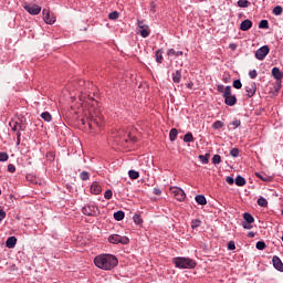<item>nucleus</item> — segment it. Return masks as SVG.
<instances>
[{"instance_id": "1", "label": "nucleus", "mask_w": 283, "mask_h": 283, "mask_svg": "<svg viewBox=\"0 0 283 283\" xmlns=\"http://www.w3.org/2000/svg\"><path fill=\"white\" fill-rule=\"evenodd\" d=\"M94 264L102 271H112L118 266V259L114 254H99L95 256Z\"/></svg>"}, {"instance_id": "2", "label": "nucleus", "mask_w": 283, "mask_h": 283, "mask_svg": "<svg viewBox=\"0 0 283 283\" xmlns=\"http://www.w3.org/2000/svg\"><path fill=\"white\" fill-rule=\"evenodd\" d=\"M172 262L177 269H196V261L189 258L177 256Z\"/></svg>"}, {"instance_id": "3", "label": "nucleus", "mask_w": 283, "mask_h": 283, "mask_svg": "<svg viewBox=\"0 0 283 283\" xmlns=\"http://www.w3.org/2000/svg\"><path fill=\"white\" fill-rule=\"evenodd\" d=\"M222 96L224 98L226 105H228L229 107H233V105L238 103V98L235 97V95L231 94V86L224 87Z\"/></svg>"}, {"instance_id": "4", "label": "nucleus", "mask_w": 283, "mask_h": 283, "mask_svg": "<svg viewBox=\"0 0 283 283\" xmlns=\"http://www.w3.org/2000/svg\"><path fill=\"white\" fill-rule=\"evenodd\" d=\"M10 127L12 132H17V145H21V132H25V126L21 125L19 122H10Z\"/></svg>"}, {"instance_id": "5", "label": "nucleus", "mask_w": 283, "mask_h": 283, "mask_svg": "<svg viewBox=\"0 0 283 283\" xmlns=\"http://www.w3.org/2000/svg\"><path fill=\"white\" fill-rule=\"evenodd\" d=\"M82 125H88L90 129H96V127H101V118H96L94 116L82 118Z\"/></svg>"}, {"instance_id": "6", "label": "nucleus", "mask_w": 283, "mask_h": 283, "mask_svg": "<svg viewBox=\"0 0 283 283\" xmlns=\"http://www.w3.org/2000/svg\"><path fill=\"white\" fill-rule=\"evenodd\" d=\"M108 242H111V244H129V238L120 234H111L108 237Z\"/></svg>"}, {"instance_id": "7", "label": "nucleus", "mask_w": 283, "mask_h": 283, "mask_svg": "<svg viewBox=\"0 0 283 283\" xmlns=\"http://www.w3.org/2000/svg\"><path fill=\"white\" fill-rule=\"evenodd\" d=\"M170 193L178 200L179 202H185V199L187 198V195L185 193V190L178 187L170 188Z\"/></svg>"}, {"instance_id": "8", "label": "nucleus", "mask_w": 283, "mask_h": 283, "mask_svg": "<svg viewBox=\"0 0 283 283\" xmlns=\"http://www.w3.org/2000/svg\"><path fill=\"white\" fill-rule=\"evenodd\" d=\"M23 8L29 14L36 17V14H41V7L39 4H29L28 2L23 3Z\"/></svg>"}, {"instance_id": "9", "label": "nucleus", "mask_w": 283, "mask_h": 283, "mask_svg": "<svg viewBox=\"0 0 283 283\" xmlns=\"http://www.w3.org/2000/svg\"><path fill=\"white\" fill-rule=\"evenodd\" d=\"M269 52H271L269 45H263L259 50H256L255 59H258V61H264V59H266V56L269 55Z\"/></svg>"}, {"instance_id": "10", "label": "nucleus", "mask_w": 283, "mask_h": 283, "mask_svg": "<svg viewBox=\"0 0 283 283\" xmlns=\"http://www.w3.org/2000/svg\"><path fill=\"white\" fill-rule=\"evenodd\" d=\"M98 212V208L94 205H87L82 208V213L84 216L95 217Z\"/></svg>"}, {"instance_id": "11", "label": "nucleus", "mask_w": 283, "mask_h": 283, "mask_svg": "<svg viewBox=\"0 0 283 283\" xmlns=\"http://www.w3.org/2000/svg\"><path fill=\"white\" fill-rule=\"evenodd\" d=\"M245 92H247L248 98H252V96H255V92H258V84H255V82H250L245 86Z\"/></svg>"}, {"instance_id": "12", "label": "nucleus", "mask_w": 283, "mask_h": 283, "mask_svg": "<svg viewBox=\"0 0 283 283\" xmlns=\"http://www.w3.org/2000/svg\"><path fill=\"white\" fill-rule=\"evenodd\" d=\"M42 14H43L44 23H48L49 25H52L53 23L56 22V19L54 18V15L50 14V10L43 9Z\"/></svg>"}, {"instance_id": "13", "label": "nucleus", "mask_w": 283, "mask_h": 283, "mask_svg": "<svg viewBox=\"0 0 283 283\" xmlns=\"http://www.w3.org/2000/svg\"><path fill=\"white\" fill-rule=\"evenodd\" d=\"M272 264H273L274 269H276V271L283 272V263H282V260L280 259V256L274 255L272 258Z\"/></svg>"}, {"instance_id": "14", "label": "nucleus", "mask_w": 283, "mask_h": 283, "mask_svg": "<svg viewBox=\"0 0 283 283\" xmlns=\"http://www.w3.org/2000/svg\"><path fill=\"white\" fill-rule=\"evenodd\" d=\"M103 191V187H101V184H98V181H94L91 185V193H93V196H98V193H101Z\"/></svg>"}, {"instance_id": "15", "label": "nucleus", "mask_w": 283, "mask_h": 283, "mask_svg": "<svg viewBox=\"0 0 283 283\" xmlns=\"http://www.w3.org/2000/svg\"><path fill=\"white\" fill-rule=\"evenodd\" d=\"M251 28H253V22L249 19L243 20L240 24V30L242 32H247V31L251 30Z\"/></svg>"}, {"instance_id": "16", "label": "nucleus", "mask_w": 283, "mask_h": 283, "mask_svg": "<svg viewBox=\"0 0 283 283\" xmlns=\"http://www.w3.org/2000/svg\"><path fill=\"white\" fill-rule=\"evenodd\" d=\"M272 76L276 80V81H282L283 78V73L280 70V67L275 66L272 69Z\"/></svg>"}, {"instance_id": "17", "label": "nucleus", "mask_w": 283, "mask_h": 283, "mask_svg": "<svg viewBox=\"0 0 283 283\" xmlns=\"http://www.w3.org/2000/svg\"><path fill=\"white\" fill-rule=\"evenodd\" d=\"M7 249H14L17 247V237H9L6 241Z\"/></svg>"}, {"instance_id": "18", "label": "nucleus", "mask_w": 283, "mask_h": 283, "mask_svg": "<svg viewBox=\"0 0 283 283\" xmlns=\"http://www.w3.org/2000/svg\"><path fill=\"white\" fill-rule=\"evenodd\" d=\"M180 81H182V72L177 70L175 73H172V82L180 83Z\"/></svg>"}, {"instance_id": "19", "label": "nucleus", "mask_w": 283, "mask_h": 283, "mask_svg": "<svg viewBox=\"0 0 283 283\" xmlns=\"http://www.w3.org/2000/svg\"><path fill=\"white\" fill-rule=\"evenodd\" d=\"M195 200H196L197 205H201L202 207H205V205H207V198L205 197V195H197L195 197Z\"/></svg>"}, {"instance_id": "20", "label": "nucleus", "mask_w": 283, "mask_h": 283, "mask_svg": "<svg viewBox=\"0 0 283 283\" xmlns=\"http://www.w3.org/2000/svg\"><path fill=\"white\" fill-rule=\"evenodd\" d=\"M243 222H249V224H253V222H255V218H253V214L249 212L243 213Z\"/></svg>"}, {"instance_id": "21", "label": "nucleus", "mask_w": 283, "mask_h": 283, "mask_svg": "<svg viewBox=\"0 0 283 283\" xmlns=\"http://www.w3.org/2000/svg\"><path fill=\"white\" fill-rule=\"evenodd\" d=\"M247 185V179L242 176H237L235 178V186L237 187H244Z\"/></svg>"}, {"instance_id": "22", "label": "nucleus", "mask_w": 283, "mask_h": 283, "mask_svg": "<svg viewBox=\"0 0 283 283\" xmlns=\"http://www.w3.org/2000/svg\"><path fill=\"white\" fill-rule=\"evenodd\" d=\"M209 158H211L209 153L206 155H199V160L202 163V165H209Z\"/></svg>"}, {"instance_id": "23", "label": "nucleus", "mask_w": 283, "mask_h": 283, "mask_svg": "<svg viewBox=\"0 0 283 283\" xmlns=\"http://www.w3.org/2000/svg\"><path fill=\"white\" fill-rule=\"evenodd\" d=\"M114 219L117 220V222H120V220L125 219V212L123 210H118L114 213Z\"/></svg>"}, {"instance_id": "24", "label": "nucleus", "mask_w": 283, "mask_h": 283, "mask_svg": "<svg viewBox=\"0 0 283 283\" xmlns=\"http://www.w3.org/2000/svg\"><path fill=\"white\" fill-rule=\"evenodd\" d=\"M182 51H176L174 49L167 51V56H182Z\"/></svg>"}, {"instance_id": "25", "label": "nucleus", "mask_w": 283, "mask_h": 283, "mask_svg": "<svg viewBox=\"0 0 283 283\" xmlns=\"http://www.w3.org/2000/svg\"><path fill=\"white\" fill-rule=\"evenodd\" d=\"M40 116L45 120V123H52V114H50V112H43Z\"/></svg>"}, {"instance_id": "26", "label": "nucleus", "mask_w": 283, "mask_h": 283, "mask_svg": "<svg viewBox=\"0 0 283 283\" xmlns=\"http://www.w3.org/2000/svg\"><path fill=\"white\" fill-rule=\"evenodd\" d=\"M256 178H260L263 182H271V177L262 175L261 172H255Z\"/></svg>"}, {"instance_id": "27", "label": "nucleus", "mask_w": 283, "mask_h": 283, "mask_svg": "<svg viewBox=\"0 0 283 283\" xmlns=\"http://www.w3.org/2000/svg\"><path fill=\"white\" fill-rule=\"evenodd\" d=\"M128 176L132 180H138V178L140 177V174L136 170H129Z\"/></svg>"}, {"instance_id": "28", "label": "nucleus", "mask_w": 283, "mask_h": 283, "mask_svg": "<svg viewBox=\"0 0 283 283\" xmlns=\"http://www.w3.org/2000/svg\"><path fill=\"white\" fill-rule=\"evenodd\" d=\"M150 33L151 31H149V27L146 29H139V34L140 36H143V39H147V36H149Z\"/></svg>"}, {"instance_id": "29", "label": "nucleus", "mask_w": 283, "mask_h": 283, "mask_svg": "<svg viewBox=\"0 0 283 283\" xmlns=\"http://www.w3.org/2000/svg\"><path fill=\"white\" fill-rule=\"evenodd\" d=\"M169 138H170L171 143H174V140H176V138H178V129L172 128L169 133Z\"/></svg>"}, {"instance_id": "30", "label": "nucleus", "mask_w": 283, "mask_h": 283, "mask_svg": "<svg viewBox=\"0 0 283 283\" xmlns=\"http://www.w3.org/2000/svg\"><path fill=\"white\" fill-rule=\"evenodd\" d=\"M155 56L157 63H163V49L157 50Z\"/></svg>"}, {"instance_id": "31", "label": "nucleus", "mask_w": 283, "mask_h": 283, "mask_svg": "<svg viewBox=\"0 0 283 283\" xmlns=\"http://www.w3.org/2000/svg\"><path fill=\"white\" fill-rule=\"evenodd\" d=\"M258 205H259V207H269V201H266V198L260 197L258 199Z\"/></svg>"}, {"instance_id": "32", "label": "nucleus", "mask_w": 283, "mask_h": 283, "mask_svg": "<svg viewBox=\"0 0 283 283\" xmlns=\"http://www.w3.org/2000/svg\"><path fill=\"white\" fill-rule=\"evenodd\" d=\"M249 6H251V2H249V0H239L238 1L239 8H249Z\"/></svg>"}, {"instance_id": "33", "label": "nucleus", "mask_w": 283, "mask_h": 283, "mask_svg": "<svg viewBox=\"0 0 283 283\" xmlns=\"http://www.w3.org/2000/svg\"><path fill=\"white\" fill-rule=\"evenodd\" d=\"M261 30H269V20H261L259 23Z\"/></svg>"}, {"instance_id": "34", "label": "nucleus", "mask_w": 283, "mask_h": 283, "mask_svg": "<svg viewBox=\"0 0 283 283\" xmlns=\"http://www.w3.org/2000/svg\"><path fill=\"white\" fill-rule=\"evenodd\" d=\"M222 127H224V123L222 120H216L213 124H212V128L213 129H222Z\"/></svg>"}, {"instance_id": "35", "label": "nucleus", "mask_w": 283, "mask_h": 283, "mask_svg": "<svg viewBox=\"0 0 283 283\" xmlns=\"http://www.w3.org/2000/svg\"><path fill=\"white\" fill-rule=\"evenodd\" d=\"M184 143H193V134L187 133V134L184 136Z\"/></svg>"}, {"instance_id": "36", "label": "nucleus", "mask_w": 283, "mask_h": 283, "mask_svg": "<svg viewBox=\"0 0 283 283\" xmlns=\"http://www.w3.org/2000/svg\"><path fill=\"white\" fill-rule=\"evenodd\" d=\"M282 12H283L282 6H276V7H274V9H273V14H274L275 17H280V14H282Z\"/></svg>"}, {"instance_id": "37", "label": "nucleus", "mask_w": 283, "mask_h": 283, "mask_svg": "<svg viewBox=\"0 0 283 283\" xmlns=\"http://www.w3.org/2000/svg\"><path fill=\"white\" fill-rule=\"evenodd\" d=\"M118 17H120V13H118V11H113L108 14V19H111V21H116Z\"/></svg>"}, {"instance_id": "38", "label": "nucleus", "mask_w": 283, "mask_h": 283, "mask_svg": "<svg viewBox=\"0 0 283 283\" xmlns=\"http://www.w3.org/2000/svg\"><path fill=\"white\" fill-rule=\"evenodd\" d=\"M256 249L259 251H264L266 249V243L264 241H258L256 242Z\"/></svg>"}, {"instance_id": "39", "label": "nucleus", "mask_w": 283, "mask_h": 283, "mask_svg": "<svg viewBox=\"0 0 283 283\" xmlns=\"http://www.w3.org/2000/svg\"><path fill=\"white\" fill-rule=\"evenodd\" d=\"M220 163H222V157H220V155H214L212 157V165H220Z\"/></svg>"}, {"instance_id": "40", "label": "nucleus", "mask_w": 283, "mask_h": 283, "mask_svg": "<svg viewBox=\"0 0 283 283\" xmlns=\"http://www.w3.org/2000/svg\"><path fill=\"white\" fill-rule=\"evenodd\" d=\"M234 90H242V81L240 80H234L232 83Z\"/></svg>"}, {"instance_id": "41", "label": "nucleus", "mask_w": 283, "mask_h": 283, "mask_svg": "<svg viewBox=\"0 0 283 283\" xmlns=\"http://www.w3.org/2000/svg\"><path fill=\"white\" fill-rule=\"evenodd\" d=\"M9 158L10 156L8 155V153H0V163H8Z\"/></svg>"}, {"instance_id": "42", "label": "nucleus", "mask_w": 283, "mask_h": 283, "mask_svg": "<svg viewBox=\"0 0 283 283\" xmlns=\"http://www.w3.org/2000/svg\"><path fill=\"white\" fill-rule=\"evenodd\" d=\"M230 156H232V158H238V156H240V149L238 148H232L230 150Z\"/></svg>"}, {"instance_id": "43", "label": "nucleus", "mask_w": 283, "mask_h": 283, "mask_svg": "<svg viewBox=\"0 0 283 283\" xmlns=\"http://www.w3.org/2000/svg\"><path fill=\"white\" fill-rule=\"evenodd\" d=\"M133 220H134L135 224H143V218L140 217V214H135L133 217Z\"/></svg>"}, {"instance_id": "44", "label": "nucleus", "mask_w": 283, "mask_h": 283, "mask_svg": "<svg viewBox=\"0 0 283 283\" xmlns=\"http://www.w3.org/2000/svg\"><path fill=\"white\" fill-rule=\"evenodd\" d=\"M81 180H90V172L88 171H82L80 174Z\"/></svg>"}, {"instance_id": "45", "label": "nucleus", "mask_w": 283, "mask_h": 283, "mask_svg": "<svg viewBox=\"0 0 283 283\" xmlns=\"http://www.w3.org/2000/svg\"><path fill=\"white\" fill-rule=\"evenodd\" d=\"M200 224H202V221H200L199 219H195L191 222L192 229H198V227H200Z\"/></svg>"}, {"instance_id": "46", "label": "nucleus", "mask_w": 283, "mask_h": 283, "mask_svg": "<svg viewBox=\"0 0 283 283\" xmlns=\"http://www.w3.org/2000/svg\"><path fill=\"white\" fill-rule=\"evenodd\" d=\"M137 25H138L139 30H144V29H146V28H149V25H147V24L145 23V21H143V20H138V21H137Z\"/></svg>"}, {"instance_id": "47", "label": "nucleus", "mask_w": 283, "mask_h": 283, "mask_svg": "<svg viewBox=\"0 0 283 283\" xmlns=\"http://www.w3.org/2000/svg\"><path fill=\"white\" fill-rule=\"evenodd\" d=\"M112 196H114V192H112L111 189L106 190L104 193L105 200H112Z\"/></svg>"}, {"instance_id": "48", "label": "nucleus", "mask_w": 283, "mask_h": 283, "mask_svg": "<svg viewBox=\"0 0 283 283\" xmlns=\"http://www.w3.org/2000/svg\"><path fill=\"white\" fill-rule=\"evenodd\" d=\"M136 136H133L132 133L128 134V138L125 139V143H136Z\"/></svg>"}, {"instance_id": "49", "label": "nucleus", "mask_w": 283, "mask_h": 283, "mask_svg": "<svg viewBox=\"0 0 283 283\" xmlns=\"http://www.w3.org/2000/svg\"><path fill=\"white\" fill-rule=\"evenodd\" d=\"M8 171L9 174H14V171H17V167L14 166V164L8 165Z\"/></svg>"}, {"instance_id": "50", "label": "nucleus", "mask_w": 283, "mask_h": 283, "mask_svg": "<svg viewBox=\"0 0 283 283\" xmlns=\"http://www.w3.org/2000/svg\"><path fill=\"white\" fill-rule=\"evenodd\" d=\"M6 210L1 209V206H0V222H3V220H6Z\"/></svg>"}, {"instance_id": "51", "label": "nucleus", "mask_w": 283, "mask_h": 283, "mask_svg": "<svg viewBox=\"0 0 283 283\" xmlns=\"http://www.w3.org/2000/svg\"><path fill=\"white\" fill-rule=\"evenodd\" d=\"M249 76H250V78H258V71L256 70L250 71Z\"/></svg>"}, {"instance_id": "52", "label": "nucleus", "mask_w": 283, "mask_h": 283, "mask_svg": "<svg viewBox=\"0 0 283 283\" xmlns=\"http://www.w3.org/2000/svg\"><path fill=\"white\" fill-rule=\"evenodd\" d=\"M231 125L234 126V129H238V127H240V125H242V123L240 122V119H234Z\"/></svg>"}, {"instance_id": "53", "label": "nucleus", "mask_w": 283, "mask_h": 283, "mask_svg": "<svg viewBox=\"0 0 283 283\" xmlns=\"http://www.w3.org/2000/svg\"><path fill=\"white\" fill-rule=\"evenodd\" d=\"M242 227H243V229H253V226H252V223H249V222H247V221H243V223H242Z\"/></svg>"}, {"instance_id": "54", "label": "nucleus", "mask_w": 283, "mask_h": 283, "mask_svg": "<svg viewBox=\"0 0 283 283\" xmlns=\"http://www.w3.org/2000/svg\"><path fill=\"white\" fill-rule=\"evenodd\" d=\"M228 249H229V251H235V243L233 241H230L228 243Z\"/></svg>"}, {"instance_id": "55", "label": "nucleus", "mask_w": 283, "mask_h": 283, "mask_svg": "<svg viewBox=\"0 0 283 283\" xmlns=\"http://www.w3.org/2000/svg\"><path fill=\"white\" fill-rule=\"evenodd\" d=\"M226 182H228V185H233V182H235V179H233V177H227Z\"/></svg>"}, {"instance_id": "56", "label": "nucleus", "mask_w": 283, "mask_h": 283, "mask_svg": "<svg viewBox=\"0 0 283 283\" xmlns=\"http://www.w3.org/2000/svg\"><path fill=\"white\" fill-rule=\"evenodd\" d=\"M153 193L155 196H160L163 193V191L159 188H154Z\"/></svg>"}, {"instance_id": "57", "label": "nucleus", "mask_w": 283, "mask_h": 283, "mask_svg": "<svg viewBox=\"0 0 283 283\" xmlns=\"http://www.w3.org/2000/svg\"><path fill=\"white\" fill-rule=\"evenodd\" d=\"M217 90H218V92H220L221 94H224V85H218Z\"/></svg>"}, {"instance_id": "58", "label": "nucleus", "mask_w": 283, "mask_h": 283, "mask_svg": "<svg viewBox=\"0 0 283 283\" xmlns=\"http://www.w3.org/2000/svg\"><path fill=\"white\" fill-rule=\"evenodd\" d=\"M248 238H255V232H249Z\"/></svg>"}, {"instance_id": "59", "label": "nucleus", "mask_w": 283, "mask_h": 283, "mask_svg": "<svg viewBox=\"0 0 283 283\" xmlns=\"http://www.w3.org/2000/svg\"><path fill=\"white\" fill-rule=\"evenodd\" d=\"M277 90H280V86H277L276 92H277Z\"/></svg>"}, {"instance_id": "60", "label": "nucleus", "mask_w": 283, "mask_h": 283, "mask_svg": "<svg viewBox=\"0 0 283 283\" xmlns=\"http://www.w3.org/2000/svg\"><path fill=\"white\" fill-rule=\"evenodd\" d=\"M0 196H1V189H0Z\"/></svg>"}]
</instances>
